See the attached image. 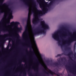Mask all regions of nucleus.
<instances>
[{
  "label": "nucleus",
  "mask_w": 76,
  "mask_h": 76,
  "mask_svg": "<svg viewBox=\"0 0 76 76\" xmlns=\"http://www.w3.org/2000/svg\"><path fill=\"white\" fill-rule=\"evenodd\" d=\"M40 26H42V29H38L37 31H34L33 32V34L34 35H38L39 34H45L46 33L45 31L47 29H49V27L45 23L44 21H42L40 22Z\"/></svg>",
  "instance_id": "f257e3e1"
},
{
  "label": "nucleus",
  "mask_w": 76,
  "mask_h": 76,
  "mask_svg": "<svg viewBox=\"0 0 76 76\" xmlns=\"http://www.w3.org/2000/svg\"><path fill=\"white\" fill-rule=\"evenodd\" d=\"M63 28H62V30H60L54 33V34H52V37L54 39L57 40L58 41V44L59 45H61L62 44H61V42L59 39L58 38V33H61V32H62V33L66 35V33L65 32L63 31Z\"/></svg>",
  "instance_id": "f03ea898"
},
{
  "label": "nucleus",
  "mask_w": 76,
  "mask_h": 76,
  "mask_svg": "<svg viewBox=\"0 0 76 76\" xmlns=\"http://www.w3.org/2000/svg\"><path fill=\"white\" fill-rule=\"evenodd\" d=\"M24 3V4L28 7V18L27 22H28V23H30L31 21V8H30V5L28 4V3L26 2L25 0H21Z\"/></svg>",
  "instance_id": "7ed1b4c3"
},
{
  "label": "nucleus",
  "mask_w": 76,
  "mask_h": 76,
  "mask_svg": "<svg viewBox=\"0 0 76 76\" xmlns=\"http://www.w3.org/2000/svg\"><path fill=\"white\" fill-rule=\"evenodd\" d=\"M0 4L1 5H3V6H6L7 7L9 10V11L8 12V14H10V16L11 19H13V16H12V11L11 10V8L9 7V6H10L9 4H7L6 3H4L3 4V2H1Z\"/></svg>",
  "instance_id": "20e7f679"
},
{
  "label": "nucleus",
  "mask_w": 76,
  "mask_h": 76,
  "mask_svg": "<svg viewBox=\"0 0 76 76\" xmlns=\"http://www.w3.org/2000/svg\"><path fill=\"white\" fill-rule=\"evenodd\" d=\"M11 25H12L13 24H14V26L15 28H16L18 30V31H20L22 30V28L21 27L20 28H18V25H19L20 23L19 22H14V21H12V22H11L10 23Z\"/></svg>",
  "instance_id": "39448f33"
},
{
  "label": "nucleus",
  "mask_w": 76,
  "mask_h": 76,
  "mask_svg": "<svg viewBox=\"0 0 76 76\" xmlns=\"http://www.w3.org/2000/svg\"><path fill=\"white\" fill-rule=\"evenodd\" d=\"M29 23L28 22H27V25L26 26L25 31L23 32L22 35L23 37L25 36V34L26 33H27L28 35H29V33H28V26H29Z\"/></svg>",
  "instance_id": "423d86ee"
},
{
  "label": "nucleus",
  "mask_w": 76,
  "mask_h": 76,
  "mask_svg": "<svg viewBox=\"0 0 76 76\" xmlns=\"http://www.w3.org/2000/svg\"><path fill=\"white\" fill-rule=\"evenodd\" d=\"M39 21V19H36V20H32V23L33 25H36L38 23V22Z\"/></svg>",
  "instance_id": "0eeeda50"
},
{
  "label": "nucleus",
  "mask_w": 76,
  "mask_h": 76,
  "mask_svg": "<svg viewBox=\"0 0 76 76\" xmlns=\"http://www.w3.org/2000/svg\"><path fill=\"white\" fill-rule=\"evenodd\" d=\"M12 39L10 37H7L6 38V37H4L2 39L3 41L4 42L5 41H6V40H9V42H10V41Z\"/></svg>",
  "instance_id": "6e6552de"
},
{
  "label": "nucleus",
  "mask_w": 76,
  "mask_h": 76,
  "mask_svg": "<svg viewBox=\"0 0 76 76\" xmlns=\"http://www.w3.org/2000/svg\"><path fill=\"white\" fill-rule=\"evenodd\" d=\"M36 11H37V12H38V15H37V17H39V16H41L42 15V14L39 13L41 12V11L40 10H39L37 9V8H36Z\"/></svg>",
  "instance_id": "1a4fd4ad"
},
{
  "label": "nucleus",
  "mask_w": 76,
  "mask_h": 76,
  "mask_svg": "<svg viewBox=\"0 0 76 76\" xmlns=\"http://www.w3.org/2000/svg\"><path fill=\"white\" fill-rule=\"evenodd\" d=\"M4 36H6V37H12L13 38V36H10V34H5L3 35H1V34L0 35V37H4Z\"/></svg>",
  "instance_id": "9d476101"
},
{
  "label": "nucleus",
  "mask_w": 76,
  "mask_h": 76,
  "mask_svg": "<svg viewBox=\"0 0 76 76\" xmlns=\"http://www.w3.org/2000/svg\"><path fill=\"white\" fill-rule=\"evenodd\" d=\"M73 54V52L72 51H71L67 55V56H69L70 60H71V61H73V59H72V58L70 57V55H72Z\"/></svg>",
  "instance_id": "9b49d317"
},
{
  "label": "nucleus",
  "mask_w": 76,
  "mask_h": 76,
  "mask_svg": "<svg viewBox=\"0 0 76 76\" xmlns=\"http://www.w3.org/2000/svg\"><path fill=\"white\" fill-rule=\"evenodd\" d=\"M37 1L39 3V7L41 8V9H42V8H43V6H42V2H41V1H40V0H37Z\"/></svg>",
  "instance_id": "f8f14e48"
},
{
  "label": "nucleus",
  "mask_w": 76,
  "mask_h": 76,
  "mask_svg": "<svg viewBox=\"0 0 76 76\" xmlns=\"http://www.w3.org/2000/svg\"><path fill=\"white\" fill-rule=\"evenodd\" d=\"M49 72H48L49 73H50V74L51 75V76H53L54 75H56V73L55 72H54L51 70L49 69Z\"/></svg>",
  "instance_id": "ddd939ff"
},
{
  "label": "nucleus",
  "mask_w": 76,
  "mask_h": 76,
  "mask_svg": "<svg viewBox=\"0 0 76 76\" xmlns=\"http://www.w3.org/2000/svg\"><path fill=\"white\" fill-rule=\"evenodd\" d=\"M43 70L44 72L47 74V76H50V74L49 73L46 71V70H47V69H46L44 68L43 69Z\"/></svg>",
  "instance_id": "4468645a"
},
{
  "label": "nucleus",
  "mask_w": 76,
  "mask_h": 76,
  "mask_svg": "<svg viewBox=\"0 0 76 76\" xmlns=\"http://www.w3.org/2000/svg\"><path fill=\"white\" fill-rule=\"evenodd\" d=\"M1 31H3V32H7V30L6 29H0V33H1Z\"/></svg>",
  "instance_id": "2eb2a0df"
},
{
  "label": "nucleus",
  "mask_w": 76,
  "mask_h": 76,
  "mask_svg": "<svg viewBox=\"0 0 76 76\" xmlns=\"http://www.w3.org/2000/svg\"><path fill=\"white\" fill-rule=\"evenodd\" d=\"M61 61H63V60H65V61H67V59H66V58L65 57L61 58Z\"/></svg>",
  "instance_id": "dca6fc26"
},
{
  "label": "nucleus",
  "mask_w": 76,
  "mask_h": 76,
  "mask_svg": "<svg viewBox=\"0 0 76 76\" xmlns=\"http://www.w3.org/2000/svg\"><path fill=\"white\" fill-rule=\"evenodd\" d=\"M53 65H55L56 67H58V66L59 65H60V64L57 62H55L53 63Z\"/></svg>",
  "instance_id": "f3484780"
},
{
  "label": "nucleus",
  "mask_w": 76,
  "mask_h": 76,
  "mask_svg": "<svg viewBox=\"0 0 76 76\" xmlns=\"http://www.w3.org/2000/svg\"><path fill=\"white\" fill-rule=\"evenodd\" d=\"M36 57H37V58H36L35 59L36 60V61L37 62V63H38V64H41V63H40V62L39 61V60H38V57L36 56Z\"/></svg>",
  "instance_id": "a211bd4d"
},
{
  "label": "nucleus",
  "mask_w": 76,
  "mask_h": 76,
  "mask_svg": "<svg viewBox=\"0 0 76 76\" xmlns=\"http://www.w3.org/2000/svg\"><path fill=\"white\" fill-rule=\"evenodd\" d=\"M23 75V76H26V75H27L26 70L25 69H24Z\"/></svg>",
  "instance_id": "6ab92c4d"
},
{
  "label": "nucleus",
  "mask_w": 76,
  "mask_h": 76,
  "mask_svg": "<svg viewBox=\"0 0 76 76\" xmlns=\"http://www.w3.org/2000/svg\"><path fill=\"white\" fill-rule=\"evenodd\" d=\"M27 40H28V42H29V44H31V39L29 36L28 37Z\"/></svg>",
  "instance_id": "aec40b11"
},
{
  "label": "nucleus",
  "mask_w": 76,
  "mask_h": 76,
  "mask_svg": "<svg viewBox=\"0 0 76 76\" xmlns=\"http://www.w3.org/2000/svg\"><path fill=\"white\" fill-rule=\"evenodd\" d=\"M31 12H32V13H34V17H35V16H36V13L35 12V10H31Z\"/></svg>",
  "instance_id": "412c9836"
},
{
  "label": "nucleus",
  "mask_w": 76,
  "mask_h": 76,
  "mask_svg": "<svg viewBox=\"0 0 76 76\" xmlns=\"http://www.w3.org/2000/svg\"><path fill=\"white\" fill-rule=\"evenodd\" d=\"M22 61L21 60L19 62L18 64H19V66H23V64H22Z\"/></svg>",
  "instance_id": "4be33fe9"
},
{
  "label": "nucleus",
  "mask_w": 76,
  "mask_h": 76,
  "mask_svg": "<svg viewBox=\"0 0 76 76\" xmlns=\"http://www.w3.org/2000/svg\"><path fill=\"white\" fill-rule=\"evenodd\" d=\"M4 13V11L1 9H0V14H1V13Z\"/></svg>",
  "instance_id": "5701e85b"
},
{
  "label": "nucleus",
  "mask_w": 76,
  "mask_h": 76,
  "mask_svg": "<svg viewBox=\"0 0 76 76\" xmlns=\"http://www.w3.org/2000/svg\"><path fill=\"white\" fill-rule=\"evenodd\" d=\"M47 12L44 10H42V13L43 15L45 14Z\"/></svg>",
  "instance_id": "b1692460"
},
{
  "label": "nucleus",
  "mask_w": 76,
  "mask_h": 76,
  "mask_svg": "<svg viewBox=\"0 0 76 76\" xmlns=\"http://www.w3.org/2000/svg\"><path fill=\"white\" fill-rule=\"evenodd\" d=\"M54 0H53V1H51L50 3V4H53V1H54Z\"/></svg>",
  "instance_id": "393cba45"
},
{
  "label": "nucleus",
  "mask_w": 76,
  "mask_h": 76,
  "mask_svg": "<svg viewBox=\"0 0 76 76\" xmlns=\"http://www.w3.org/2000/svg\"><path fill=\"white\" fill-rule=\"evenodd\" d=\"M44 10L47 12V11H48V8H47V7H46V8H45Z\"/></svg>",
  "instance_id": "a878e982"
},
{
  "label": "nucleus",
  "mask_w": 76,
  "mask_h": 76,
  "mask_svg": "<svg viewBox=\"0 0 76 76\" xmlns=\"http://www.w3.org/2000/svg\"><path fill=\"white\" fill-rule=\"evenodd\" d=\"M17 38L18 39H19V38H20V36H19V34H17Z\"/></svg>",
  "instance_id": "bb28decb"
},
{
  "label": "nucleus",
  "mask_w": 76,
  "mask_h": 76,
  "mask_svg": "<svg viewBox=\"0 0 76 76\" xmlns=\"http://www.w3.org/2000/svg\"><path fill=\"white\" fill-rule=\"evenodd\" d=\"M61 56V54H58L57 56H56V57H59L60 56Z\"/></svg>",
  "instance_id": "cd10ccee"
},
{
  "label": "nucleus",
  "mask_w": 76,
  "mask_h": 76,
  "mask_svg": "<svg viewBox=\"0 0 76 76\" xmlns=\"http://www.w3.org/2000/svg\"><path fill=\"white\" fill-rule=\"evenodd\" d=\"M28 76H32V73H31L30 74H29Z\"/></svg>",
  "instance_id": "c85d7f7f"
},
{
  "label": "nucleus",
  "mask_w": 76,
  "mask_h": 76,
  "mask_svg": "<svg viewBox=\"0 0 76 76\" xmlns=\"http://www.w3.org/2000/svg\"><path fill=\"white\" fill-rule=\"evenodd\" d=\"M33 1L34 3V6H35V7H36V4H35V2L34 1Z\"/></svg>",
  "instance_id": "c756f323"
},
{
  "label": "nucleus",
  "mask_w": 76,
  "mask_h": 76,
  "mask_svg": "<svg viewBox=\"0 0 76 76\" xmlns=\"http://www.w3.org/2000/svg\"><path fill=\"white\" fill-rule=\"evenodd\" d=\"M26 52H27V53H28L29 52L28 50V48H26Z\"/></svg>",
  "instance_id": "7c9ffc66"
},
{
  "label": "nucleus",
  "mask_w": 76,
  "mask_h": 76,
  "mask_svg": "<svg viewBox=\"0 0 76 76\" xmlns=\"http://www.w3.org/2000/svg\"><path fill=\"white\" fill-rule=\"evenodd\" d=\"M10 21L9 20V21H8L7 22V23H8V24H10Z\"/></svg>",
  "instance_id": "2f4dec72"
},
{
  "label": "nucleus",
  "mask_w": 76,
  "mask_h": 76,
  "mask_svg": "<svg viewBox=\"0 0 76 76\" xmlns=\"http://www.w3.org/2000/svg\"><path fill=\"white\" fill-rule=\"evenodd\" d=\"M6 15V13L5 12L4 13V16H5Z\"/></svg>",
  "instance_id": "473e14b6"
},
{
  "label": "nucleus",
  "mask_w": 76,
  "mask_h": 76,
  "mask_svg": "<svg viewBox=\"0 0 76 76\" xmlns=\"http://www.w3.org/2000/svg\"><path fill=\"white\" fill-rule=\"evenodd\" d=\"M47 7H50V5H47Z\"/></svg>",
  "instance_id": "72a5a7b5"
},
{
  "label": "nucleus",
  "mask_w": 76,
  "mask_h": 76,
  "mask_svg": "<svg viewBox=\"0 0 76 76\" xmlns=\"http://www.w3.org/2000/svg\"><path fill=\"white\" fill-rule=\"evenodd\" d=\"M34 42L35 44H36V43L35 42V41L34 40Z\"/></svg>",
  "instance_id": "f704fd0d"
},
{
  "label": "nucleus",
  "mask_w": 76,
  "mask_h": 76,
  "mask_svg": "<svg viewBox=\"0 0 76 76\" xmlns=\"http://www.w3.org/2000/svg\"><path fill=\"white\" fill-rule=\"evenodd\" d=\"M68 50H70V48H68Z\"/></svg>",
  "instance_id": "c9c22d12"
},
{
  "label": "nucleus",
  "mask_w": 76,
  "mask_h": 76,
  "mask_svg": "<svg viewBox=\"0 0 76 76\" xmlns=\"http://www.w3.org/2000/svg\"><path fill=\"white\" fill-rule=\"evenodd\" d=\"M69 34H70V35H72V33L70 32L69 33Z\"/></svg>",
  "instance_id": "e433bc0d"
},
{
  "label": "nucleus",
  "mask_w": 76,
  "mask_h": 76,
  "mask_svg": "<svg viewBox=\"0 0 76 76\" xmlns=\"http://www.w3.org/2000/svg\"><path fill=\"white\" fill-rule=\"evenodd\" d=\"M1 23H2V22L1 21V22H0V24H1Z\"/></svg>",
  "instance_id": "4c0bfd02"
},
{
  "label": "nucleus",
  "mask_w": 76,
  "mask_h": 76,
  "mask_svg": "<svg viewBox=\"0 0 76 76\" xmlns=\"http://www.w3.org/2000/svg\"><path fill=\"white\" fill-rule=\"evenodd\" d=\"M64 55H65V56L66 55V53H64Z\"/></svg>",
  "instance_id": "58836bf2"
},
{
  "label": "nucleus",
  "mask_w": 76,
  "mask_h": 76,
  "mask_svg": "<svg viewBox=\"0 0 76 76\" xmlns=\"http://www.w3.org/2000/svg\"><path fill=\"white\" fill-rule=\"evenodd\" d=\"M3 50H6V49L4 48V47H3Z\"/></svg>",
  "instance_id": "ea45409f"
},
{
  "label": "nucleus",
  "mask_w": 76,
  "mask_h": 76,
  "mask_svg": "<svg viewBox=\"0 0 76 76\" xmlns=\"http://www.w3.org/2000/svg\"><path fill=\"white\" fill-rule=\"evenodd\" d=\"M33 53L34 54H35V53H34V52L33 51Z\"/></svg>",
  "instance_id": "a19ab883"
},
{
  "label": "nucleus",
  "mask_w": 76,
  "mask_h": 76,
  "mask_svg": "<svg viewBox=\"0 0 76 76\" xmlns=\"http://www.w3.org/2000/svg\"><path fill=\"white\" fill-rule=\"evenodd\" d=\"M23 62H25V60H23Z\"/></svg>",
  "instance_id": "79ce46f5"
},
{
  "label": "nucleus",
  "mask_w": 76,
  "mask_h": 76,
  "mask_svg": "<svg viewBox=\"0 0 76 76\" xmlns=\"http://www.w3.org/2000/svg\"><path fill=\"white\" fill-rule=\"evenodd\" d=\"M47 0V1H50V0Z\"/></svg>",
  "instance_id": "37998d69"
},
{
  "label": "nucleus",
  "mask_w": 76,
  "mask_h": 76,
  "mask_svg": "<svg viewBox=\"0 0 76 76\" xmlns=\"http://www.w3.org/2000/svg\"><path fill=\"white\" fill-rule=\"evenodd\" d=\"M66 67L67 68H68V66L67 65L66 66Z\"/></svg>",
  "instance_id": "c03bdc74"
},
{
  "label": "nucleus",
  "mask_w": 76,
  "mask_h": 76,
  "mask_svg": "<svg viewBox=\"0 0 76 76\" xmlns=\"http://www.w3.org/2000/svg\"><path fill=\"white\" fill-rule=\"evenodd\" d=\"M74 72L73 71V74H74V75H75V73H74Z\"/></svg>",
  "instance_id": "a18cd8bd"
},
{
  "label": "nucleus",
  "mask_w": 76,
  "mask_h": 76,
  "mask_svg": "<svg viewBox=\"0 0 76 76\" xmlns=\"http://www.w3.org/2000/svg\"><path fill=\"white\" fill-rule=\"evenodd\" d=\"M75 73H76V70L75 71Z\"/></svg>",
  "instance_id": "49530a36"
},
{
  "label": "nucleus",
  "mask_w": 76,
  "mask_h": 76,
  "mask_svg": "<svg viewBox=\"0 0 76 76\" xmlns=\"http://www.w3.org/2000/svg\"><path fill=\"white\" fill-rule=\"evenodd\" d=\"M43 1H45V0H42Z\"/></svg>",
  "instance_id": "de8ad7c7"
},
{
  "label": "nucleus",
  "mask_w": 76,
  "mask_h": 76,
  "mask_svg": "<svg viewBox=\"0 0 76 76\" xmlns=\"http://www.w3.org/2000/svg\"><path fill=\"white\" fill-rule=\"evenodd\" d=\"M62 41H64V39H62Z\"/></svg>",
  "instance_id": "09e8293b"
},
{
  "label": "nucleus",
  "mask_w": 76,
  "mask_h": 76,
  "mask_svg": "<svg viewBox=\"0 0 76 76\" xmlns=\"http://www.w3.org/2000/svg\"><path fill=\"white\" fill-rule=\"evenodd\" d=\"M41 64L42 66H43V65H42V64Z\"/></svg>",
  "instance_id": "8fccbe9b"
},
{
  "label": "nucleus",
  "mask_w": 76,
  "mask_h": 76,
  "mask_svg": "<svg viewBox=\"0 0 76 76\" xmlns=\"http://www.w3.org/2000/svg\"><path fill=\"white\" fill-rule=\"evenodd\" d=\"M19 76H20V74Z\"/></svg>",
  "instance_id": "3c124183"
},
{
  "label": "nucleus",
  "mask_w": 76,
  "mask_h": 76,
  "mask_svg": "<svg viewBox=\"0 0 76 76\" xmlns=\"http://www.w3.org/2000/svg\"><path fill=\"white\" fill-rule=\"evenodd\" d=\"M30 51L31 52V50H30Z\"/></svg>",
  "instance_id": "603ef678"
},
{
  "label": "nucleus",
  "mask_w": 76,
  "mask_h": 76,
  "mask_svg": "<svg viewBox=\"0 0 76 76\" xmlns=\"http://www.w3.org/2000/svg\"><path fill=\"white\" fill-rule=\"evenodd\" d=\"M29 70H28V71H29Z\"/></svg>",
  "instance_id": "864d4df0"
}]
</instances>
